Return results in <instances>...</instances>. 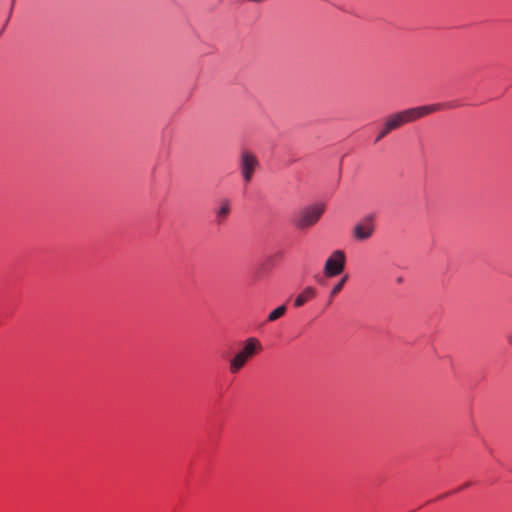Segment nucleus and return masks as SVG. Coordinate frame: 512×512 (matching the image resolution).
Returning a JSON list of instances; mask_svg holds the SVG:
<instances>
[{
    "label": "nucleus",
    "mask_w": 512,
    "mask_h": 512,
    "mask_svg": "<svg viewBox=\"0 0 512 512\" xmlns=\"http://www.w3.org/2000/svg\"><path fill=\"white\" fill-rule=\"evenodd\" d=\"M346 256L342 250L334 251L326 260L324 274L327 277H334L343 272Z\"/></svg>",
    "instance_id": "5"
},
{
    "label": "nucleus",
    "mask_w": 512,
    "mask_h": 512,
    "mask_svg": "<svg viewBox=\"0 0 512 512\" xmlns=\"http://www.w3.org/2000/svg\"><path fill=\"white\" fill-rule=\"evenodd\" d=\"M348 280V275H344L340 281L334 285V287L332 288L331 292H330V298H333L335 297L344 287L345 283L347 282Z\"/></svg>",
    "instance_id": "10"
},
{
    "label": "nucleus",
    "mask_w": 512,
    "mask_h": 512,
    "mask_svg": "<svg viewBox=\"0 0 512 512\" xmlns=\"http://www.w3.org/2000/svg\"><path fill=\"white\" fill-rule=\"evenodd\" d=\"M316 291L313 287H306L294 300L295 307H301L306 302L314 298Z\"/></svg>",
    "instance_id": "7"
},
{
    "label": "nucleus",
    "mask_w": 512,
    "mask_h": 512,
    "mask_svg": "<svg viewBox=\"0 0 512 512\" xmlns=\"http://www.w3.org/2000/svg\"><path fill=\"white\" fill-rule=\"evenodd\" d=\"M391 131L384 125L383 128L380 130L376 141L381 140L382 138L386 137Z\"/></svg>",
    "instance_id": "11"
},
{
    "label": "nucleus",
    "mask_w": 512,
    "mask_h": 512,
    "mask_svg": "<svg viewBox=\"0 0 512 512\" xmlns=\"http://www.w3.org/2000/svg\"><path fill=\"white\" fill-rule=\"evenodd\" d=\"M286 310L287 309H286L285 305H281V306L277 307L276 309H274L273 311H271L269 313L267 320L269 322L278 320L286 313Z\"/></svg>",
    "instance_id": "9"
},
{
    "label": "nucleus",
    "mask_w": 512,
    "mask_h": 512,
    "mask_svg": "<svg viewBox=\"0 0 512 512\" xmlns=\"http://www.w3.org/2000/svg\"><path fill=\"white\" fill-rule=\"evenodd\" d=\"M230 213V201L223 199L220 202V206L216 211V221L222 223Z\"/></svg>",
    "instance_id": "8"
},
{
    "label": "nucleus",
    "mask_w": 512,
    "mask_h": 512,
    "mask_svg": "<svg viewBox=\"0 0 512 512\" xmlns=\"http://www.w3.org/2000/svg\"><path fill=\"white\" fill-rule=\"evenodd\" d=\"M440 104H432V105H425V106H419L415 108H409L400 112H397L395 114L390 115L384 125L390 130L393 131L395 129H398L402 125L410 122H414L428 114H431L433 112H436L441 109Z\"/></svg>",
    "instance_id": "1"
},
{
    "label": "nucleus",
    "mask_w": 512,
    "mask_h": 512,
    "mask_svg": "<svg viewBox=\"0 0 512 512\" xmlns=\"http://www.w3.org/2000/svg\"><path fill=\"white\" fill-rule=\"evenodd\" d=\"M325 211L324 204H314L302 209L294 220L299 229H307L315 225Z\"/></svg>",
    "instance_id": "3"
},
{
    "label": "nucleus",
    "mask_w": 512,
    "mask_h": 512,
    "mask_svg": "<svg viewBox=\"0 0 512 512\" xmlns=\"http://www.w3.org/2000/svg\"><path fill=\"white\" fill-rule=\"evenodd\" d=\"M259 167V161L257 157L248 150L241 152L239 168L241 171L242 178L246 184H248Z\"/></svg>",
    "instance_id": "4"
},
{
    "label": "nucleus",
    "mask_w": 512,
    "mask_h": 512,
    "mask_svg": "<svg viewBox=\"0 0 512 512\" xmlns=\"http://www.w3.org/2000/svg\"><path fill=\"white\" fill-rule=\"evenodd\" d=\"M261 350V343L258 339L248 338L244 346L238 351L229 362V370L231 373H238L258 351Z\"/></svg>",
    "instance_id": "2"
},
{
    "label": "nucleus",
    "mask_w": 512,
    "mask_h": 512,
    "mask_svg": "<svg viewBox=\"0 0 512 512\" xmlns=\"http://www.w3.org/2000/svg\"><path fill=\"white\" fill-rule=\"evenodd\" d=\"M375 231V222L372 215L362 218L353 228V237L358 241H366L372 237Z\"/></svg>",
    "instance_id": "6"
}]
</instances>
